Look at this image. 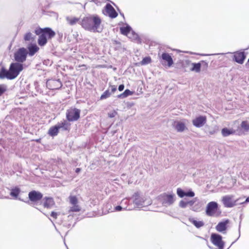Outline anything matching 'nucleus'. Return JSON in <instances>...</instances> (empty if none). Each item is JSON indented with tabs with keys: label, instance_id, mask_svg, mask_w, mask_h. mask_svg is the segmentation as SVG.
<instances>
[{
	"label": "nucleus",
	"instance_id": "1",
	"mask_svg": "<svg viewBox=\"0 0 249 249\" xmlns=\"http://www.w3.org/2000/svg\"><path fill=\"white\" fill-rule=\"evenodd\" d=\"M102 20L97 15H92L84 17L81 21V25L85 30L93 32H101L100 26Z\"/></svg>",
	"mask_w": 249,
	"mask_h": 249
},
{
	"label": "nucleus",
	"instance_id": "2",
	"mask_svg": "<svg viewBox=\"0 0 249 249\" xmlns=\"http://www.w3.org/2000/svg\"><path fill=\"white\" fill-rule=\"evenodd\" d=\"M23 70V65L18 62L12 63L8 70L2 67L0 70V78H7L13 80L16 78L19 73Z\"/></svg>",
	"mask_w": 249,
	"mask_h": 249
},
{
	"label": "nucleus",
	"instance_id": "3",
	"mask_svg": "<svg viewBox=\"0 0 249 249\" xmlns=\"http://www.w3.org/2000/svg\"><path fill=\"white\" fill-rule=\"evenodd\" d=\"M35 34L38 36V44L40 46L46 44L48 39H51L55 36V33L51 28L45 27L38 28L35 31Z\"/></svg>",
	"mask_w": 249,
	"mask_h": 249
},
{
	"label": "nucleus",
	"instance_id": "4",
	"mask_svg": "<svg viewBox=\"0 0 249 249\" xmlns=\"http://www.w3.org/2000/svg\"><path fill=\"white\" fill-rule=\"evenodd\" d=\"M206 214L211 217H218L221 214V212L218 209V205L215 201L209 202L206 207Z\"/></svg>",
	"mask_w": 249,
	"mask_h": 249
},
{
	"label": "nucleus",
	"instance_id": "5",
	"mask_svg": "<svg viewBox=\"0 0 249 249\" xmlns=\"http://www.w3.org/2000/svg\"><path fill=\"white\" fill-rule=\"evenodd\" d=\"M81 110L75 107L68 109L66 113V119L69 122H74L79 120L80 117Z\"/></svg>",
	"mask_w": 249,
	"mask_h": 249
},
{
	"label": "nucleus",
	"instance_id": "6",
	"mask_svg": "<svg viewBox=\"0 0 249 249\" xmlns=\"http://www.w3.org/2000/svg\"><path fill=\"white\" fill-rule=\"evenodd\" d=\"M210 240L214 246L217 247L218 249H224L225 242L221 235L213 233L211 235Z\"/></svg>",
	"mask_w": 249,
	"mask_h": 249
},
{
	"label": "nucleus",
	"instance_id": "7",
	"mask_svg": "<svg viewBox=\"0 0 249 249\" xmlns=\"http://www.w3.org/2000/svg\"><path fill=\"white\" fill-rule=\"evenodd\" d=\"M28 52L27 50L22 47L18 49L14 53V58L17 62L22 63L26 61Z\"/></svg>",
	"mask_w": 249,
	"mask_h": 249
},
{
	"label": "nucleus",
	"instance_id": "8",
	"mask_svg": "<svg viewBox=\"0 0 249 249\" xmlns=\"http://www.w3.org/2000/svg\"><path fill=\"white\" fill-rule=\"evenodd\" d=\"M221 201L225 207L231 208L236 205L237 200L233 199V196H225L222 197Z\"/></svg>",
	"mask_w": 249,
	"mask_h": 249
},
{
	"label": "nucleus",
	"instance_id": "9",
	"mask_svg": "<svg viewBox=\"0 0 249 249\" xmlns=\"http://www.w3.org/2000/svg\"><path fill=\"white\" fill-rule=\"evenodd\" d=\"M230 220L226 219L223 221L219 222L215 226L216 230L219 232L225 234L228 227V224L230 223Z\"/></svg>",
	"mask_w": 249,
	"mask_h": 249
},
{
	"label": "nucleus",
	"instance_id": "10",
	"mask_svg": "<svg viewBox=\"0 0 249 249\" xmlns=\"http://www.w3.org/2000/svg\"><path fill=\"white\" fill-rule=\"evenodd\" d=\"M70 203L73 206L70 208V211L78 212L81 210L80 207L77 204L78 199L75 196H70L69 197Z\"/></svg>",
	"mask_w": 249,
	"mask_h": 249
},
{
	"label": "nucleus",
	"instance_id": "11",
	"mask_svg": "<svg viewBox=\"0 0 249 249\" xmlns=\"http://www.w3.org/2000/svg\"><path fill=\"white\" fill-rule=\"evenodd\" d=\"M28 197L31 202H36L42 198L43 195L39 192L33 190L29 193Z\"/></svg>",
	"mask_w": 249,
	"mask_h": 249
},
{
	"label": "nucleus",
	"instance_id": "12",
	"mask_svg": "<svg viewBox=\"0 0 249 249\" xmlns=\"http://www.w3.org/2000/svg\"><path fill=\"white\" fill-rule=\"evenodd\" d=\"M207 121L205 116H199L192 121L193 124L197 127H200L204 125Z\"/></svg>",
	"mask_w": 249,
	"mask_h": 249
},
{
	"label": "nucleus",
	"instance_id": "13",
	"mask_svg": "<svg viewBox=\"0 0 249 249\" xmlns=\"http://www.w3.org/2000/svg\"><path fill=\"white\" fill-rule=\"evenodd\" d=\"M105 9L107 15L111 18H115L118 16V13L110 4L107 3L106 5Z\"/></svg>",
	"mask_w": 249,
	"mask_h": 249
},
{
	"label": "nucleus",
	"instance_id": "14",
	"mask_svg": "<svg viewBox=\"0 0 249 249\" xmlns=\"http://www.w3.org/2000/svg\"><path fill=\"white\" fill-rule=\"evenodd\" d=\"M161 58L164 61L163 64L167 65L168 67H170L173 64V59L169 53H163L161 54Z\"/></svg>",
	"mask_w": 249,
	"mask_h": 249
},
{
	"label": "nucleus",
	"instance_id": "15",
	"mask_svg": "<svg viewBox=\"0 0 249 249\" xmlns=\"http://www.w3.org/2000/svg\"><path fill=\"white\" fill-rule=\"evenodd\" d=\"M59 130L62 129L63 131L69 132L71 130V124L66 120H63L56 124Z\"/></svg>",
	"mask_w": 249,
	"mask_h": 249
},
{
	"label": "nucleus",
	"instance_id": "16",
	"mask_svg": "<svg viewBox=\"0 0 249 249\" xmlns=\"http://www.w3.org/2000/svg\"><path fill=\"white\" fill-rule=\"evenodd\" d=\"M234 60L239 64H243L246 58V55L243 52H237L234 53Z\"/></svg>",
	"mask_w": 249,
	"mask_h": 249
},
{
	"label": "nucleus",
	"instance_id": "17",
	"mask_svg": "<svg viewBox=\"0 0 249 249\" xmlns=\"http://www.w3.org/2000/svg\"><path fill=\"white\" fill-rule=\"evenodd\" d=\"M177 193L181 198L185 196L189 197H193L195 196V193L193 191H190L185 193L180 188L177 189Z\"/></svg>",
	"mask_w": 249,
	"mask_h": 249
},
{
	"label": "nucleus",
	"instance_id": "18",
	"mask_svg": "<svg viewBox=\"0 0 249 249\" xmlns=\"http://www.w3.org/2000/svg\"><path fill=\"white\" fill-rule=\"evenodd\" d=\"M174 126L178 132H182L187 129L185 124L179 121H175Z\"/></svg>",
	"mask_w": 249,
	"mask_h": 249
},
{
	"label": "nucleus",
	"instance_id": "19",
	"mask_svg": "<svg viewBox=\"0 0 249 249\" xmlns=\"http://www.w3.org/2000/svg\"><path fill=\"white\" fill-rule=\"evenodd\" d=\"M43 200V206L47 209L51 208L55 204L53 199L52 197H45Z\"/></svg>",
	"mask_w": 249,
	"mask_h": 249
},
{
	"label": "nucleus",
	"instance_id": "20",
	"mask_svg": "<svg viewBox=\"0 0 249 249\" xmlns=\"http://www.w3.org/2000/svg\"><path fill=\"white\" fill-rule=\"evenodd\" d=\"M49 84L50 85V89H56L60 88L62 84L59 80H53L51 81Z\"/></svg>",
	"mask_w": 249,
	"mask_h": 249
},
{
	"label": "nucleus",
	"instance_id": "21",
	"mask_svg": "<svg viewBox=\"0 0 249 249\" xmlns=\"http://www.w3.org/2000/svg\"><path fill=\"white\" fill-rule=\"evenodd\" d=\"M205 63V64L207 66V63H205L203 61H201L200 63H193L192 64V67L191 69V71H195L196 72H199L200 71L201 66L202 64Z\"/></svg>",
	"mask_w": 249,
	"mask_h": 249
},
{
	"label": "nucleus",
	"instance_id": "22",
	"mask_svg": "<svg viewBox=\"0 0 249 249\" xmlns=\"http://www.w3.org/2000/svg\"><path fill=\"white\" fill-rule=\"evenodd\" d=\"M28 49L29 51V54L30 56H33L36 53H37L39 48L36 44H32L28 46Z\"/></svg>",
	"mask_w": 249,
	"mask_h": 249
},
{
	"label": "nucleus",
	"instance_id": "23",
	"mask_svg": "<svg viewBox=\"0 0 249 249\" xmlns=\"http://www.w3.org/2000/svg\"><path fill=\"white\" fill-rule=\"evenodd\" d=\"M59 129L56 125L51 126L48 132V134L54 137L58 135L59 133Z\"/></svg>",
	"mask_w": 249,
	"mask_h": 249
},
{
	"label": "nucleus",
	"instance_id": "24",
	"mask_svg": "<svg viewBox=\"0 0 249 249\" xmlns=\"http://www.w3.org/2000/svg\"><path fill=\"white\" fill-rule=\"evenodd\" d=\"M174 201V196L172 195H164L163 196V203L171 204Z\"/></svg>",
	"mask_w": 249,
	"mask_h": 249
},
{
	"label": "nucleus",
	"instance_id": "25",
	"mask_svg": "<svg viewBox=\"0 0 249 249\" xmlns=\"http://www.w3.org/2000/svg\"><path fill=\"white\" fill-rule=\"evenodd\" d=\"M127 36L132 41H137L138 42H140V38H139L138 35L132 30L130 32Z\"/></svg>",
	"mask_w": 249,
	"mask_h": 249
},
{
	"label": "nucleus",
	"instance_id": "26",
	"mask_svg": "<svg viewBox=\"0 0 249 249\" xmlns=\"http://www.w3.org/2000/svg\"><path fill=\"white\" fill-rule=\"evenodd\" d=\"M235 133V130L232 128H224L221 130V133L223 137H227L230 135L234 134Z\"/></svg>",
	"mask_w": 249,
	"mask_h": 249
},
{
	"label": "nucleus",
	"instance_id": "27",
	"mask_svg": "<svg viewBox=\"0 0 249 249\" xmlns=\"http://www.w3.org/2000/svg\"><path fill=\"white\" fill-rule=\"evenodd\" d=\"M189 220L197 228H199L204 225V222L202 221H197L194 218H189Z\"/></svg>",
	"mask_w": 249,
	"mask_h": 249
},
{
	"label": "nucleus",
	"instance_id": "28",
	"mask_svg": "<svg viewBox=\"0 0 249 249\" xmlns=\"http://www.w3.org/2000/svg\"><path fill=\"white\" fill-rule=\"evenodd\" d=\"M121 33L126 36H128L130 32L132 30L131 28L129 26L125 27H121L120 28Z\"/></svg>",
	"mask_w": 249,
	"mask_h": 249
},
{
	"label": "nucleus",
	"instance_id": "29",
	"mask_svg": "<svg viewBox=\"0 0 249 249\" xmlns=\"http://www.w3.org/2000/svg\"><path fill=\"white\" fill-rule=\"evenodd\" d=\"M20 192V189L18 187H15L11 190L10 195L11 196L17 198Z\"/></svg>",
	"mask_w": 249,
	"mask_h": 249
},
{
	"label": "nucleus",
	"instance_id": "30",
	"mask_svg": "<svg viewBox=\"0 0 249 249\" xmlns=\"http://www.w3.org/2000/svg\"><path fill=\"white\" fill-rule=\"evenodd\" d=\"M67 21L69 23V24L71 25H73L75 24L76 23L79 21V18H78L74 17V18H70L67 17Z\"/></svg>",
	"mask_w": 249,
	"mask_h": 249
},
{
	"label": "nucleus",
	"instance_id": "31",
	"mask_svg": "<svg viewBox=\"0 0 249 249\" xmlns=\"http://www.w3.org/2000/svg\"><path fill=\"white\" fill-rule=\"evenodd\" d=\"M133 92L130 91L129 89H125L124 92L118 95L119 98H125L129 95H132Z\"/></svg>",
	"mask_w": 249,
	"mask_h": 249
},
{
	"label": "nucleus",
	"instance_id": "32",
	"mask_svg": "<svg viewBox=\"0 0 249 249\" xmlns=\"http://www.w3.org/2000/svg\"><path fill=\"white\" fill-rule=\"evenodd\" d=\"M24 39L25 41H33L34 40V37L31 33L28 32L25 34L24 36Z\"/></svg>",
	"mask_w": 249,
	"mask_h": 249
},
{
	"label": "nucleus",
	"instance_id": "33",
	"mask_svg": "<svg viewBox=\"0 0 249 249\" xmlns=\"http://www.w3.org/2000/svg\"><path fill=\"white\" fill-rule=\"evenodd\" d=\"M111 93L108 89L106 90L100 96V100H104L110 96Z\"/></svg>",
	"mask_w": 249,
	"mask_h": 249
},
{
	"label": "nucleus",
	"instance_id": "34",
	"mask_svg": "<svg viewBox=\"0 0 249 249\" xmlns=\"http://www.w3.org/2000/svg\"><path fill=\"white\" fill-rule=\"evenodd\" d=\"M151 62V58L149 56L145 57L143 58V59L141 62V64L142 65H144L148 64H149Z\"/></svg>",
	"mask_w": 249,
	"mask_h": 249
},
{
	"label": "nucleus",
	"instance_id": "35",
	"mask_svg": "<svg viewBox=\"0 0 249 249\" xmlns=\"http://www.w3.org/2000/svg\"><path fill=\"white\" fill-rule=\"evenodd\" d=\"M241 126L244 130L246 131H248L249 130V124L247 121H243L241 123Z\"/></svg>",
	"mask_w": 249,
	"mask_h": 249
},
{
	"label": "nucleus",
	"instance_id": "36",
	"mask_svg": "<svg viewBox=\"0 0 249 249\" xmlns=\"http://www.w3.org/2000/svg\"><path fill=\"white\" fill-rule=\"evenodd\" d=\"M6 91V86L4 85H0V96Z\"/></svg>",
	"mask_w": 249,
	"mask_h": 249
},
{
	"label": "nucleus",
	"instance_id": "37",
	"mask_svg": "<svg viewBox=\"0 0 249 249\" xmlns=\"http://www.w3.org/2000/svg\"><path fill=\"white\" fill-rule=\"evenodd\" d=\"M117 114V112L115 110H113L112 111L110 112H109L108 113V117L109 118H114V117H115Z\"/></svg>",
	"mask_w": 249,
	"mask_h": 249
},
{
	"label": "nucleus",
	"instance_id": "38",
	"mask_svg": "<svg viewBox=\"0 0 249 249\" xmlns=\"http://www.w3.org/2000/svg\"><path fill=\"white\" fill-rule=\"evenodd\" d=\"M109 87L111 88V93H114L117 90L116 86L115 85L110 86Z\"/></svg>",
	"mask_w": 249,
	"mask_h": 249
},
{
	"label": "nucleus",
	"instance_id": "39",
	"mask_svg": "<svg viewBox=\"0 0 249 249\" xmlns=\"http://www.w3.org/2000/svg\"><path fill=\"white\" fill-rule=\"evenodd\" d=\"M57 213L54 212H52L51 213V216L55 219H56L57 218Z\"/></svg>",
	"mask_w": 249,
	"mask_h": 249
},
{
	"label": "nucleus",
	"instance_id": "40",
	"mask_svg": "<svg viewBox=\"0 0 249 249\" xmlns=\"http://www.w3.org/2000/svg\"><path fill=\"white\" fill-rule=\"evenodd\" d=\"M180 205L181 207H185L187 205V203L183 201H180Z\"/></svg>",
	"mask_w": 249,
	"mask_h": 249
},
{
	"label": "nucleus",
	"instance_id": "41",
	"mask_svg": "<svg viewBox=\"0 0 249 249\" xmlns=\"http://www.w3.org/2000/svg\"><path fill=\"white\" fill-rule=\"evenodd\" d=\"M124 85L123 84H122L119 86L118 89L119 91H121L124 90Z\"/></svg>",
	"mask_w": 249,
	"mask_h": 249
},
{
	"label": "nucleus",
	"instance_id": "42",
	"mask_svg": "<svg viewBox=\"0 0 249 249\" xmlns=\"http://www.w3.org/2000/svg\"><path fill=\"white\" fill-rule=\"evenodd\" d=\"M115 209L116 211H120L122 210V208L120 206H117L115 207Z\"/></svg>",
	"mask_w": 249,
	"mask_h": 249
},
{
	"label": "nucleus",
	"instance_id": "43",
	"mask_svg": "<svg viewBox=\"0 0 249 249\" xmlns=\"http://www.w3.org/2000/svg\"><path fill=\"white\" fill-rule=\"evenodd\" d=\"M79 67H85V70H87V66L85 64H82V65H80L79 66Z\"/></svg>",
	"mask_w": 249,
	"mask_h": 249
},
{
	"label": "nucleus",
	"instance_id": "44",
	"mask_svg": "<svg viewBox=\"0 0 249 249\" xmlns=\"http://www.w3.org/2000/svg\"><path fill=\"white\" fill-rule=\"evenodd\" d=\"M195 201H190L189 202H187V204H190V205H192L194 204Z\"/></svg>",
	"mask_w": 249,
	"mask_h": 249
},
{
	"label": "nucleus",
	"instance_id": "45",
	"mask_svg": "<svg viewBox=\"0 0 249 249\" xmlns=\"http://www.w3.org/2000/svg\"><path fill=\"white\" fill-rule=\"evenodd\" d=\"M81 171V168H77L75 169V172L76 173H78L79 172H80Z\"/></svg>",
	"mask_w": 249,
	"mask_h": 249
},
{
	"label": "nucleus",
	"instance_id": "46",
	"mask_svg": "<svg viewBox=\"0 0 249 249\" xmlns=\"http://www.w3.org/2000/svg\"><path fill=\"white\" fill-rule=\"evenodd\" d=\"M34 141L36 142L40 143L41 142V139L39 138V139H36V140H34Z\"/></svg>",
	"mask_w": 249,
	"mask_h": 249
},
{
	"label": "nucleus",
	"instance_id": "47",
	"mask_svg": "<svg viewBox=\"0 0 249 249\" xmlns=\"http://www.w3.org/2000/svg\"><path fill=\"white\" fill-rule=\"evenodd\" d=\"M249 202V196L247 198V199H246L245 201L243 203H247V202Z\"/></svg>",
	"mask_w": 249,
	"mask_h": 249
},
{
	"label": "nucleus",
	"instance_id": "48",
	"mask_svg": "<svg viewBox=\"0 0 249 249\" xmlns=\"http://www.w3.org/2000/svg\"><path fill=\"white\" fill-rule=\"evenodd\" d=\"M246 66L248 67H249V59H248L247 63L246 64Z\"/></svg>",
	"mask_w": 249,
	"mask_h": 249
}]
</instances>
